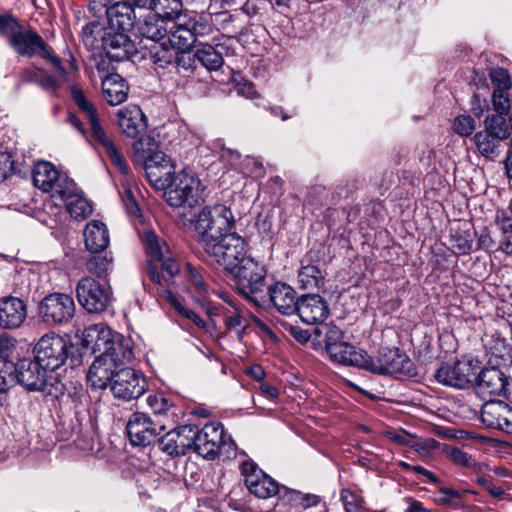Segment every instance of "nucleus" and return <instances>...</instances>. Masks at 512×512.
I'll use <instances>...</instances> for the list:
<instances>
[{
  "label": "nucleus",
  "instance_id": "obj_4",
  "mask_svg": "<svg viewBox=\"0 0 512 512\" xmlns=\"http://www.w3.org/2000/svg\"><path fill=\"white\" fill-rule=\"evenodd\" d=\"M32 179L36 188L50 194V199L44 204L47 226L61 231L64 228V185L60 180V172L52 163L39 161L32 170Z\"/></svg>",
  "mask_w": 512,
  "mask_h": 512
},
{
  "label": "nucleus",
  "instance_id": "obj_6",
  "mask_svg": "<svg viewBox=\"0 0 512 512\" xmlns=\"http://www.w3.org/2000/svg\"><path fill=\"white\" fill-rule=\"evenodd\" d=\"M142 243L147 254V273L150 280L158 285H170L179 273L180 266L173 259L168 245L154 231H145Z\"/></svg>",
  "mask_w": 512,
  "mask_h": 512
},
{
  "label": "nucleus",
  "instance_id": "obj_10",
  "mask_svg": "<svg viewBox=\"0 0 512 512\" xmlns=\"http://www.w3.org/2000/svg\"><path fill=\"white\" fill-rule=\"evenodd\" d=\"M247 246V241L243 237L230 232L212 244L206 245L204 251L214 262L231 272L242 263V260L251 257Z\"/></svg>",
  "mask_w": 512,
  "mask_h": 512
},
{
  "label": "nucleus",
  "instance_id": "obj_3",
  "mask_svg": "<svg viewBox=\"0 0 512 512\" xmlns=\"http://www.w3.org/2000/svg\"><path fill=\"white\" fill-rule=\"evenodd\" d=\"M107 18L109 29L102 36L104 56L96 65L98 71L108 70L105 58L111 62H122L136 53L135 44L127 35L136 22L135 6L131 0L115 2L107 9Z\"/></svg>",
  "mask_w": 512,
  "mask_h": 512
},
{
  "label": "nucleus",
  "instance_id": "obj_59",
  "mask_svg": "<svg viewBox=\"0 0 512 512\" xmlns=\"http://www.w3.org/2000/svg\"><path fill=\"white\" fill-rule=\"evenodd\" d=\"M83 66V61L73 54L69 55V60L66 59V84H75L80 77V70Z\"/></svg>",
  "mask_w": 512,
  "mask_h": 512
},
{
  "label": "nucleus",
  "instance_id": "obj_50",
  "mask_svg": "<svg viewBox=\"0 0 512 512\" xmlns=\"http://www.w3.org/2000/svg\"><path fill=\"white\" fill-rule=\"evenodd\" d=\"M443 451L449 460L457 466L462 468H472L476 465L475 459L458 447L446 446Z\"/></svg>",
  "mask_w": 512,
  "mask_h": 512
},
{
  "label": "nucleus",
  "instance_id": "obj_5",
  "mask_svg": "<svg viewBox=\"0 0 512 512\" xmlns=\"http://www.w3.org/2000/svg\"><path fill=\"white\" fill-rule=\"evenodd\" d=\"M6 377L9 383L16 379L28 391H43L56 400L64 395L62 374L50 373L36 358H24L14 363L13 369L9 370Z\"/></svg>",
  "mask_w": 512,
  "mask_h": 512
},
{
  "label": "nucleus",
  "instance_id": "obj_40",
  "mask_svg": "<svg viewBox=\"0 0 512 512\" xmlns=\"http://www.w3.org/2000/svg\"><path fill=\"white\" fill-rule=\"evenodd\" d=\"M508 405L503 401L487 399L481 409V421L489 428H497L503 420L505 409Z\"/></svg>",
  "mask_w": 512,
  "mask_h": 512
},
{
  "label": "nucleus",
  "instance_id": "obj_7",
  "mask_svg": "<svg viewBox=\"0 0 512 512\" xmlns=\"http://www.w3.org/2000/svg\"><path fill=\"white\" fill-rule=\"evenodd\" d=\"M165 175L161 189L169 206L194 208L204 201V186L196 173L183 169L174 174L167 171Z\"/></svg>",
  "mask_w": 512,
  "mask_h": 512
},
{
  "label": "nucleus",
  "instance_id": "obj_14",
  "mask_svg": "<svg viewBox=\"0 0 512 512\" xmlns=\"http://www.w3.org/2000/svg\"><path fill=\"white\" fill-rule=\"evenodd\" d=\"M10 46L21 56L33 57L39 55L63 71L62 61L52 54L43 38L33 30H23L21 27L10 37Z\"/></svg>",
  "mask_w": 512,
  "mask_h": 512
},
{
  "label": "nucleus",
  "instance_id": "obj_58",
  "mask_svg": "<svg viewBox=\"0 0 512 512\" xmlns=\"http://www.w3.org/2000/svg\"><path fill=\"white\" fill-rule=\"evenodd\" d=\"M196 58L194 56L190 55H178V53L175 51V65L176 67H173V76L180 79L184 84L186 83V79H183L179 76L180 70H184L185 72H193V65Z\"/></svg>",
  "mask_w": 512,
  "mask_h": 512
},
{
  "label": "nucleus",
  "instance_id": "obj_2",
  "mask_svg": "<svg viewBox=\"0 0 512 512\" xmlns=\"http://www.w3.org/2000/svg\"><path fill=\"white\" fill-rule=\"evenodd\" d=\"M69 94L71 101L78 111L87 119L89 131L86 130L83 122L73 113H69L66 116V122H69L95 149L103 150L121 174L127 175L129 173L128 164L102 126L97 109L83 88L78 84H71L69 86Z\"/></svg>",
  "mask_w": 512,
  "mask_h": 512
},
{
  "label": "nucleus",
  "instance_id": "obj_34",
  "mask_svg": "<svg viewBox=\"0 0 512 512\" xmlns=\"http://www.w3.org/2000/svg\"><path fill=\"white\" fill-rule=\"evenodd\" d=\"M147 404L153 411L156 418H159L158 422L170 424L171 426L177 416L178 407L172 401V399L163 393L150 394L147 397Z\"/></svg>",
  "mask_w": 512,
  "mask_h": 512
},
{
  "label": "nucleus",
  "instance_id": "obj_38",
  "mask_svg": "<svg viewBox=\"0 0 512 512\" xmlns=\"http://www.w3.org/2000/svg\"><path fill=\"white\" fill-rule=\"evenodd\" d=\"M185 270L190 291L197 298L205 297L210 291L209 276L206 271L190 263L186 264Z\"/></svg>",
  "mask_w": 512,
  "mask_h": 512
},
{
  "label": "nucleus",
  "instance_id": "obj_30",
  "mask_svg": "<svg viewBox=\"0 0 512 512\" xmlns=\"http://www.w3.org/2000/svg\"><path fill=\"white\" fill-rule=\"evenodd\" d=\"M167 38L171 48L186 51L195 43L186 16L168 20Z\"/></svg>",
  "mask_w": 512,
  "mask_h": 512
},
{
  "label": "nucleus",
  "instance_id": "obj_28",
  "mask_svg": "<svg viewBox=\"0 0 512 512\" xmlns=\"http://www.w3.org/2000/svg\"><path fill=\"white\" fill-rule=\"evenodd\" d=\"M66 212L72 219L83 221L93 212L90 201L86 198L73 179L66 176Z\"/></svg>",
  "mask_w": 512,
  "mask_h": 512
},
{
  "label": "nucleus",
  "instance_id": "obj_64",
  "mask_svg": "<svg viewBox=\"0 0 512 512\" xmlns=\"http://www.w3.org/2000/svg\"><path fill=\"white\" fill-rule=\"evenodd\" d=\"M123 203L127 213L131 216H140V209L137 205V202L133 196V193L130 189L125 191V197L123 198Z\"/></svg>",
  "mask_w": 512,
  "mask_h": 512
},
{
  "label": "nucleus",
  "instance_id": "obj_32",
  "mask_svg": "<svg viewBox=\"0 0 512 512\" xmlns=\"http://www.w3.org/2000/svg\"><path fill=\"white\" fill-rule=\"evenodd\" d=\"M129 87L122 76L117 73H109L102 79V93L106 102L111 106H117L128 98Z\"/></svg>",
  "mask_w": 512,
  "mask_h": 512
},
{
  "label": "nucleus",
  "instance_id": "obj_44",
  "mask_svg": "<svg viewBox=\"0 0 512 512\" xmlns=\"http://www.w3.org/2000/svg\"><path fill=\"white\" fill-rule=\"evenodd\" d=\"M86 267L89 273L104 279L113 270V257L111 254L94 255L87 261Z\"/></svg>",
  "mask_w": 512,
  "mask_h": 512
},
{
  "label": "nucleus",
  "instance_id": "obj_61",
  "mask_svg": "<svg viewBox=\"0 0 512 512\" xmlns=\"http://www.w3.org/2000/svg\"><path fill=\"white\" fill-rule=\"evenodd\" d=\"M495 222L503 234L512 233V209L497 210Z\"/></svg>",
  "mask_w": 512,
  "mask_h": 512
},
{
  "label": "nucleus",
  "instance_id": "obj_51",
  "mask_svg": "<svg viewBox=\"0 0 512 512\" xmlns=\"http://www.w3.org/2000/svg\"><path fill=\"white\" fill-rule=\"evenodd\" d=\"M177 437L174 428L170 429L157 439L159 448L170 456H181Z\"/></svg>",
  "mask_w": 512,
  "mask_h": 512
},
{
  "label": "nucleus",
  "instance_id": "obj_49",
  "mask_svg": "<svg viewBox=\"0 0 512 512\" xmlns=\"http://www.w3.org/2000/svg\"><path fill=\"white\" fill-rule=\"evenodd\" d=\"M452 250L457 255H466L472 251L473 239L468 231H456L451 235Z\"/></svg>",
  "mask_w": 512,
  "mask_h": 512
},
{
  "label": "nucleus",
  "instance_id": "obj_11",
  "mask_svg": "<svg viewBox=\"0 0 512 512\" xmlns=\"http://www.w3.org/2000/svg\"><path fill=\"white\" fill-rule=\"evenodd\" d=\"M236 450V444L229 439L224 440V429L219 422H210L202 428L195 425L194 452L205 459L213 460L219 453H226L230 457Z\"/></svg>",
  "mask_w": 512,
  "mask_h": 512
},
{
  "label": "nucleus",
  "instance_id": "obj_36",
  "mask_svg": "<svg viewBox=\"0 0 512 512\" xmlns=\"http://www.w3.org/2000/svg\"><path fill=\"white\" fill-rule=\"evenodd\" d=\"M117 370L116 367L105 360V357L99 355L87 372V381L93 388L105 389L111 386L112 377H114V372Z\"/></svg>",
  "mask_w": 512,
  "mask_h": 512
},
{
  "label": "nucleus",
  "instance_id": "obj_62",
  "mask_svg": "<svg viewBox=\"0 0 512 512\" xmlns=\"http://www.w3.org/2000/svg\"><path fill=\"white\" fill-rule=\"evenodd\" d=\"M19 28V24L13 17L0 14V35L8 37V42H10V37L16 33Z\"/></svg>",
  "mask_w": 512,
  "mask_h": 512
},
{
  "label": "nucleus",
  "instance_id": "obj_16",
  "mask_svg": "<svg viewBox=\"0 0 512 512\" xmlns=\"http://www.w3.org/2000/svg\"><path fill=\"white\" fill-rule=\"evenodd\" d=\"M147 390L145 376L135 369L124 367L114 372L110 391L114 398L122 401L138 399Z\"/></svg>",
  "mask_w": 512,
  "mask_h": 512
},
{
  "label": "nucleus",
  "instance_id": "obj_48",
  "mask_svg": "<svg viewBox=\"0 0 512 512\" xmlns=\"http://www.w3.org/2000/svg\"><path fill=\"white\" fill-rule=\"evenodd\" d=\"M154 11L158 17L174 20L181 17L182 3L180 0H160Z\"/></svg>",
  "mask_w": 512,
  "mask_h": 512
},
{
  "label": "nucleus",
  "instance_id": "obj_57",
  "mask_svg": "<svg viewBox=\"0 0 512 512\" xmlns=\"http://www.w3.org/2000/svg\"><path fill=\"white\" fill-rule=\"evenodd\" d=\"M454 131L460 136H469L475 130V120L470 115H459L453 123Z\"/></svg>",
  "mask_w": 512,
  "mask_h": 512
},
{
  "label": "nucleus",
  "instance_id": "obj_46",
  "mask_svg": "<svg viewBox=\"0 0 512 512\" xmlns=\"http://www.w3.org/2000/svg\"><path fill=\"white\" fill-rule=\"evenodd\" d=\"M186 20L191 33L194 34V41H196L197 37L207 36L213 32L214 25L211 15H196L190 18L186 17Z\"/></svg>",
  "mask_w": 512,
  "mask_h": 512
},
{
  "label": "nucleus",
  "instance_id": "obj_37",
  "mask_svg": "<svg viewBox=\"0 0 512 512\" xmlns=\"http://www.w3.org/2000/svg\"><path fill=\"white\" fill-rule=\"evenodd\" d=\"M167 23L168 20L165 18L152 14L139 24L138 31L143 38L154 41V44H159L158 42L167 36Z\"/></svg>",
  "mask_w": 512,
  "mask_h": 512
},
{
  "label": "nucleus",
  "instance_id": "obj_20",
  "mask_svg": "<svg viewBox=\"0 0 512 512\" xmlns=\"http://www.w3.org/2000/svg\"><path fill=\"white\" fill-rule=\"evenodd\" d=\"M474 382L476 383L477 394L485 400L500 396L507 400L512 399L511 383L504 373L496 367L483 368L476 375Z\"/></svg>",
  "mask_w": 512,
  "mask_h": 512
},
{
  "label": "nucleus",
  "instance_id": "obj_56",
  "mask_svg": "<svg viewBox=\"0 0 512 512\" xmlns=\"http://www.w3.org/2000/svg\"><path fill=\"white\" fill-rule=\"evenodd\" d=\"M509 90H494L492 95V104L494 110L498 113L496 116L506 115L510 109V101L508 97Z\"/></svg>",
  "mask_w": 512,
  "mask_h": 512
},
{
  "label": "nucleus",
  "instance_id": "obj_9",
  "mask_svg": "<svg viewBox=\"0 0 512 512\" xmlns=\"http://www.w3.org/2000/svg\"><path fill=\"white\" fill-rule=\"evenodd\" d=\"M236 279L237 289L249 301L262 307L266 298V269L253 257L245 258L230 272Z\"/></svg>",
  "mask_w": 512,
  "mask_h": 512
},
{
  "label": "nucleus",
  "instance_id": "obj_8",
  "mask_svg": "<svg viewBox=\"0 0 512 512\" xmlns=\"http://www.w3.org/2000/svg\"><path fill=\"white\" fill-rule=\"evenodd\" d=\"M235 219L231 209L224 204L207 205L202 208L194 222L198 242L202 248L229 234Z\"/></svg>",
  "mask_w": 512,
  "mask_h": 512
},
{
  "label": "nucleus",
  "instance_id": "obj_29",
  "mask_svg": "<svg viewBox=\"0 0 512 512\" xmlns=\"http://www.w3.org/2000/svg\"><path fill=\"white\" fill-rule=\"evenodd\" d=\"M327 355L336 364L354 366L360 369H364L365 359L367 358L365 350L359 349L346 341L338 346H331Z\"/></svg>",
  "mask_w": 512,
  "mask_h": 512
},
{
  "label": "nucleus",
  "instance_id": "obj_35",
  "mask_svg": "<svg viewBox=\"0 0 512 512\" xmlns=\"http://www.w3.org/2000/svg\"><path fill=\"white\" fill-rule=\"evenodd\" d=\"M39 314L43 322L49 326L61 324L64 320V295H47L40 303Z\"/></svg>",
  "mask_w": 512,
  "mask_h": 512
},
{
  "label": "nucleus",
  "instance_id": "obj_13",
  "mask_svg": "<svg viewBox=\"0 0 512 512\" xmlns=\"http://www.w3.org/2000/svg\"><path fill=\"white\" fill-rule=\"evenodd\" d=\"M510 135L506 119L501 116H487L485 129L474 136V141L479 153L488 159H493L499 154L500 143Z\"/></svg>",
  "mask_w": 512,
  "mask_h": 512
},
{
  "label": "nucleus",
  "instance_id": "obj_54",
  "mask_svg": "<svg viewBox=\"0 0 512 512\" xmlns=\"http://www.w3.org/2000/svg\"><path fill=\"white\" fill-rule=\"evenodd\" d=\"M490 79L495 90H510L512 87V81L508 71L504 68L496 67L490 71Z\"/></svg>",
  "mask_w": 512,
  "mask_h": 512
},
{
  "label": "nucleus",
  "instance_id": "obj_53",
  "mask_svg": "<svg viewBox=\"0 0 512 512\" xmlns=\"http://www.w3.org/2000/svg\"><path fill=\"white\" fill-rule=\"evenodd\" d=\"M439 446V443L434 438H418L414 437L411 449L422 457L429 456Z\"/></svg>",
  "mask_w": 512,
  "mask_h": 512
},
{
  "label": "nucleus",
  "instance_id": "obj_31",
  "mask_svg": "<svg viewBox=\"0 0 512 512\" xmlns=\"http://www.w3.org/2000/svg\"><path fill=\"white\" fill-rule=\"evenodd\" d=\"M83 236L86 249L94 254L104 251L110 243L108 228L99 220L88 222Z\"/></svg>",
  "mask_w": 512,
  "mask_h": 512
},
{
  "label": "nucleus",
  "instance_id": "obj_33",
  "mask_svg": "<svg viewBox=\"0 0 512 512\" xmlns=\"http://www.w3.org/2000/svg\"><path fill=\"white\" fill-rule=\"evenodd\" d=\"M144 168L149 182L155 188H162L166 177L162 170L172 168L171 159L162 151H155L145 158Z\"/></svg>",
  "mask_w": 512,
  "mask_h": 512
},
{
  "label": "nucleus",
  "instance_id": "obj_18",
  "mask_svg": "<svg viewBox=\"0 0 512 512\" xmlns=\"http://www.w3.org/2000/svg\"><path fill=\"white\" fill-rule=\"evenodd\" d=\"M76 295L80 305L89 313L105 311L112 299L109 287L90 277H84L78 282Z\"/></svg>",
  "mask_w": 512,
  "mask_h": 512
},
{
  "label": "nucleus",
  "instance_id": "obj_55",
  "mask_svg": "<svg viewBox=\"0 0 512 512\" xmlns=\"http://www.w3.org/2000/svg\"><path fill=\"white\" fill-rule=\"evenodd\" d=\"M340 497L346 512H361L363 508V500L359 495L349 489H342Z\"/></svg>",
  "mask_w": 512,
  "mask_h": 512
},
{
  "label": "nucleus",
  "instance_id": "obj_39",
  "mask_svg": "<svg viewBox=\"0 0 512 512\" xmlns=\"http://www.w3.org/2000/svg\"><path fill=\"white\" fill-rule=\"evenodd\" d=\"M325 276L321 269L315 264L302 263L298 272L300 288L304 290L320 289L324 286Z\"/></svg>",
  "mask_w": 512,
  "mask_h": 512
},
{
  "label": "nucleus",
  "instance_id": "obj_45",
  "mask_svg": "<svg viewBox=\"0 0 512 512\" xmlns=\"http://www.w3.org/2000/svg\"><path fill=\"white\" fill-rule=\"evenodd\" d=\"M16 340L8 335L0 336V373L2 375L9 374V370L13 369L14 362L10 356L15 349Z\"/></svg>",
  "mask_w": 512,
  "mask_h": 512
},
{
  "label": "nucleus",
  "instance_id": "obj_42",
  "mask_svg": "<svg viewBox=\"0 0 512 512\" xmlns=\"http://www.w3.org/2000/svg\"><path fill=\"white\" fill-rule=\"evenodd\" d=\"M229 304L233 307V310L224 313L223 320L225 328L228 332H233L239 341H242L246 329L249 326L248 320L238 312L232 305V302H229Z\"/></svg>",
  "mask_w": 512,
  "mask_h": 512
},
{
  "label": "nucleus",
  "instance_id": "obj_47",
  "mask_svg": "<svg viewBox=\"0 0 512 512\" xmlns=\"http://www.w3.org/2000/svg\"><path fill=\"white\" fill-rule=\"evenodd\" d=\"M177 433V439L181 455L187 454L190 450L194 451L195 444V425H182L174 428Z\"/></svg>",
  "mask_w": 512,
  "mask_h": 512
},
{
  "label": "nucleus",
  "instance_id": "obj_26",
  "mask_svg": "<svg viewBox=\"0 0 512 512\" xmlns=\"http://www.w3.org/2000/svg\"><path fill=\"white\" fill-rule=\"evenodd\" d=\"M27 317V306L18 297L7 296L0 299V328H19Z\"/></svg>",
  "mask_w": 512,
  "mask_h": 512
},
{
  "label": "nucleus",
  "instance_id": "obj_27",
  "mask_svg": "<svg viewBox=\"0 0 512 512\" xmlns=\"http://www.w3.org/2000/svg\"><path fill=\"white\" fill-rule=\"evenodd\" d=\"M119 128L127 137L135 139L145 133L146 117L139 106L129 105L117 112Z\"/></svg>",
  "mask_w": 512,
  "mask_h": 512
},
{
  "label": "nucleus",
  "instance_id": "obj_41",
  "mask_svg": "<svg viewBox=\"0 0 512 512\" xmlns=\"http://www.w3.org/2000/svg\"><path fill=\"white\" fill-rule=\"evenodd\" d=\"M279 497L274 505V512H299L301 493L296 490L288 489L285 486L277 491Z\"/></svg>",
  "mask_w": 512,
  "mask_h": 512
},
{
  "label": "nucleus",
  "instance_id": "obj_17",
  "mask_svg": "<svg viewBox=\"0 0 512 512\" xmlns=\"http://www.w3.org/2000/svg\"><path fill=\"white\" fill-rule=\"evenodd\" d=\"M35 358L43 364L50 373H61L64 376V338L54 332L43 335L35 345Z\"/></svg>",
  "mask_w": 512,
  "mask_h": 512
},
{
  "label": "nucleus",
  "instance_id": "obj_24",
  "mask_svg": "<svg viewBox=\"0 0 512 512\" xmlns=\"http://www.w3.org/2000/svg\"><path fill=\"white\" fill-rule=\"evenodd\" d=\"M149 60L160 79L171 81L176 87H184V82L173 76V67H176L173 48L167 47L164 43L154 44L149 49Z\"/></svg>",
  "mask_w": 512,
  "mask_h": 512
},
{
  "label": "nucleus",
  "instance_id": "obj_21",
  "mask_svg": "<svg viewBox=\"0 0 512 512\" xmlns=\"http://www.w3.org/2000/svg\"><path fill=\"white\" fill-rule=\"evenodd\" d=\"M240 470L244 483L251 494L263 499L277 494L279 484L252 460H244L240 464Z\"/></svg>",
  "mask_w": 512,
  "mask_h": 512
},
{
  "label": "nucleus",
  "instance_id": "obj_23",
  "mask_svg": "<svg viewBox=\"0 0 512 512\" xmlns=\"http://www.w3.org/2000/svg\"><path fill=\"white\" fill-rule=\"evenodd\" d=\"M297 293L292 286L285 282L277 281L266 286V298L263 305L271 304L282 315L295 314L298 303Z\"/></svg>",
  "mask_w": 512,
  "mask_h": 512
},
{
  "label": "nucleus",
  "instance_id": "obj_63",
  "mask_svg": "<svg viewBox=\"0 0 512 512\" xmlns=\"http://www.w3.org/2000/svg\"><path fill=\"white\" fill-rule=\"evenodd\" d=\"M438 493L439 496L436 499L438 504L453 506L455 505V500L461 498L460 492L453 488L442 487Z\"/></svg>",
  "mask_w": 512,
  "mask_h": 512
},
{
  "label": "nucleus",
  "instance_id": "obj_1",
  "mask_svg": "<svg viewBox=\"0 0 512 512\" xmlns=\"http://www.w3.org/2000/svg\"><path fill=\"white\" fill-rule=\"evenodd\" d=\"M102 351L101 357L114 367L129 363L133 358L131 340L113 332L103 323L91 325L84 330L77 329L66 342V362L71 368L80 366L86 355Z\"/></svg>",
  "mask_w": 512,
  "mask_h": 512
},
{
  "label": "nucleus",
  "instance_id": "obj_12",
  "mask_svg": "<svg viewBox=\"0 0 512 512\" xmlns=\"http://www.w3.org/2000/svg\"><path fill=\"white\" fill-rule=\"evenodd\" d=\"M364 370L376 375H415L414 363L399 348L380 349L376 357L367 353Z\"/></svg>",
  "mask_w": 512,
  "mask_h": 512
},
{
  "label": "nucleus",
  "instance_id": "obj_25",
  "mask_svg": "<svg viewBox=\"0 0 512 512\" xmlns=\"http://www.w3.org/2000/svg\"><path fill=\"white\" fill-rule=\"evenodd\" d=\"M297 315L306 324H322L329 315L326 301L318 294L303 295L298 299Z\"/></svg>",
  "mask_w": 512,
  "mask_h": 512
},
{
  "label": "nucleus",
  "instance_id": "obj_43",
  "mask_svg": "<svg viewBox=\"0 0 512 512\" xmlns=\"http://www.w3.org/2000/svg\"><path fill=\"white\" fill-rule=\"evenodd\" d=\"M314 334L324 337L325 351H330L331 346H338L344 342V332L333 323H322L315 327Z\"/></svg>",
  "mask_w": 512,
  "mask_h": 512
},
{
  "label": "nucleus",
  "instance_id": "obj_15",
  "mask_svg": "<svg viewBox=\"0 0 512 512\" xmlns=\"http://www.w3.org/2000/svg\"><path fill=\"white\" fill-rule=\"evenodd\" d=\"M478 369L473 359L462 358L441 365L435 372V379L445 386L465 389L474 383Z\"/></svg>",
  "mask_w": 512,
  "mask_h": 512
},
{
  "label": "nucleus",
  "instance_id": "obj_52",
  "mask_svg": "<svg viewBox=\"0 0 512 512\" xmlns=\"http://www.w3.org/2000/svg\"><path fill=\"white\" fill-rule=\"evenodd\" d=\"M167 298L170 300L173 307L185 318L191 320L199 328L206 326V321L203 320L196 312L186 308L174 295L169 291L167 292Z\"/></svg>",
  "mask_w": 512,
  "mask_h": 512
},
{
  "label": "nucleus",
  "instance_id": "obj_22",
  "mask_svg": "<svg viewBox=\"0 0 512 512\" xmlns=\"http://www.w3.org/2000/svg\"><path fill=\"white\" fill-rule=\"evenodd\" d=\"M230 39L219 35L212 43H199L194 52V58L209 71H218L224 64V55L228 53Z\"/></svg>",
  "mask_w": 512,
  "mask_h": 512
},
{
  "label": "nucleus",
  "instance_id": "obj_60",
  "mask_svg": "<svg viewBox=\"0 0 512 512\" xmlns=\"http://www.w3.org/2000/svg\"><path fill=\"white\" fill-rule=\"evenodd\" d=\"M16 172L15 162L12 159L11 153L0 150V181L6 180Z\"/></svg>",
  "mask_w": 512,
  "mask_h": 512
},
{
  "label": "nucleus",
  "instance_id": "obj_19",
  "mask_svg": "<svg viewBox=\"0 0 512 512\" xmlns=\"http://www.w3.org/2000/svg\"><path fill=\"white\" fill-rule=\"evenodd\" d=\"M168 427L166 423L154 422L145 413L135 412L129 417L126 431L132 445L145 447L156 442L160 432Z\"/></svg>",
  "mask_w": 512,
  "mask_h": 512
}]
</instances>
